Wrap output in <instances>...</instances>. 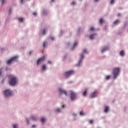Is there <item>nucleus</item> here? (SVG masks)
<instances>
[{
    "label": "nucleus",
    "instance_id": "48",
    "mask_svg": "<svg viewBox=\"0 0 128 128\" xmlns=\"http://www.w3.org/2000/svg\"><path fill=\"white\" fill-rule=\"evenodd\" d=\"M32 53V52H29V54H31Z\"/></svg>",
    "mask_w": 128,
    "mask_h": 128
},
{
    "label": "nucleus",
    "instance_id": "22",
    "mask_svg": "<svg viewBox=\"0 0 128 128\" xmlns=\"http://www.w3.org/2000/svg\"><path fill=\"white\" fill-rule=\"evenodd\" d=\"M13 127H14V128H18V124H14Z\"/></svg>",
    "mask_w": 128,
    "mask_h": 128
},
{
    "label": "nucleus",
    "instance_id": "4",
    "mask_svg": "<svg viewBox=\"0 0 128 128\" xmlns=\"http://www.w3.org/2000/svg\"><path fill=\"white\" fill-rule=\"evenodd\" d=\"M74 73L75 72H74V70H70L66 72L65 76L66 78H68L70 76L72 75H73Z\"/></svg>",
    "mask_w": 128,
    "mask_h": 128
},
{
    "label": "nucleus",
    "instance_id": "5",
    "mask_svg": "<svg viewBox=\"0 0 128 128\" xmlns=\"http://www.w3.org/2000/svg\"><path fill=\"white\" fill-rule=\"evenodd\" d=\"M4 94L6 96H9L13 94V92L10 90H6L4 91Z\"/></svg>",
    "mask_w": 128,
    "mask_h": 128
},
{
    "label": "nucleus",
    "instance_id": "43",
    "mask_svg": "<svg viewBox=\"0 0 128 128\" xmlns=\"http://www.w3.org/2000/svg\"><path fill=\"white\" fill-rule=\"evenodd\" d=\"M64 107H66V106H65V105H63V106H62V108H64Z\"/></svg>",
    "mask_w": 128,
    "mask_h": 128
},
{
    "label": "nucleus",
    "instance_id": "3",
    "mask_svg": "<svg viewBox=\"0 0 128 128\" xmlns=\"http://www.w3.org/2000/svg\"><path fill=\"white\" fill-rule=\"evenodd\" d=\"M18 58V56H15L12 58H10V60H8L7 62L8 64H12V62H16V60H17Z\"/></svg>",
    "mask_w": 128,
    "mask_h": 128
},
{
    "label": "nucleus",
    "instance_id": "9",
    "mask_svg": "<svg viewBox=\"0 0 128 128\" xmlns=\"http://www.w3.org/2000/svg\"><path fill=\"white\" fill-rule=\"evenodd\" d=\"M84 58V54H81V58L80 59V60H79V62L78 63V66H80V64L82 62V59Z\"/></svg>",
    "mask_w": 128,
    "mask_h": 128
},
{
    "label": "nucleus",
    "instance_id": "42",
    "mask_svg": "<svg viewBox=\"0 0 128 128\" xmlns=\"http://www.w3.org/2000/svg\"><path fill=\"white\" fill-rule=\"evenodd\" d=\"M26 122H27L28 124H29V120L28 119H26Z\"/></svg>",
    "mask_w": 128,
    "mask_h": 128
},
{
    "label": "nucleus",
    "instance_id": "7",
    "mask_svg": "<svg viewBox=\"0 0 128 128\" xmlns=\"http://www.w3.org/2000/svg\"><path fill=\"white\" fill-rule=\"evenodd\" d=\"M70 98L72 100H74L76 98V94L72 91H70Z\"/></svg>",
    "mask_w": 128,
    "mask_h": 128
},
{
    "label": "nucleus",
    "instance_id": "30",
    "mask_svg": "<svg viewBox=\"0 0 128 128\" xmlns=\"http://www.w3.org/2000/svg\"><path fill=\"white\" fill-rule=\"evenodd\" d=\"M90 30H91V31H94V27H92V28H90Z\"/></svg>",
    "mask_w": 128,
    "mask_h": 128
},
{
    "label": "nucleus",
    "instance_id": "31",
    "mask_svg": "<svg viewBox=\"0 0 128 128\" xmlns=\"http://www.w3.org/2000/svg\"><path fill=\"white\" fill-rule=\"evenodd\" d=\"M78 45V43L76 42L74 45V48L76 47Z\"/></svg>",
    "mask_w": 128,
    "mask_h": 128
},
{
    "label": "nucleus",
    "instance_id": "41",
    "mask_svg": "<svg viewBox=\"0 0 128 128\" xmlns=\"http://www.w3.org/2000/svg\"><path fill=\"white\" fill-rule=\"evenodd\" d=\"M120 16H121V14H120V13L118 14V17Z\"/></svg>",
    "mask_w": 128,
    "mask_h": 128
},
{
    "label": "nucleus",
    "instance_id": "44",
    "mask_svg": "<svg viewBox=\"0 0 128 128\" xmlns=\"http://www.w3.org/2000/svg\"><path fill=\"white\" fill-rule=\"evenodd\" d=\"M36 126V125H33V126H32V127H33V128H35Z\"/></svg>",
    "mask_w": 128,
    "mask_h": 128
},
{
    "label": "nucleus",
    "instance_id": "17",
    "mask_svg": "<svg viewBox=\"0 0 128 128\" xmlns=\"http://www.w3.org/2000/svg\"><path fill=\"white\" fill-rule=\"evenodd\" d=\"M87 95V90H85L84 91V92H83V96H86Z\"/></svg>",
    "mask_w": 128,
    "mask_h": 128
},
{
    "label": "nucleus",
    "instance_id": "16",
    "mask_svg": "<svg viewBox=\"0 0 128 128\" xmlns=\"http://www.w3.org/2000/svg\"><path fill=\"white\" fill-rule=\"evenodd\" d=\"M31 118H32V120H33L34 121H36L37 120V118L36 117L33 116H31Z\"/></svg>",
    "mask_w": 128,
    "mask_h": 128
},
{
    "label": "nucleus",
    "instance_id": "23",
    "mask_svg": "<svg viewBox=\"0 0 128 128\" xmlns=\"http://www.w3.org/2000/svg\"><path fill=\"white\" fill-rule=\"evenodd\" d=\"M46 121V119L44 118H41V122H44Z\"/></svg>",
    "mask_w": 128,
    "mask_h": 128
},
{
    "label": "nucleus",
    "instance_id": "38",
    "mask_svg": "<svg viewBox=\"0 0 128 128\" xmlns=\"http://www.w3.org/2000/svg\"><path fill=\"white\" fill-rule=\"evenodd\" d=\"M12 9L10 8L9 10V14H11Z\"/></svg>",
    "mask_w": 128,
    "mask_h": 128
},
{
    "label": "nucleus",
    "instance_id": "6",
    "mask_svg": "<svg viewBox=\"0 0 128 128\" xmlns=\"http://www.w3.org/2000/svg\"><path fill=\"white\" fill-rule=\"evenodd\" d=\"M46 59V56H44L42 57H41L40 58H39L36 62V64L38 65L40 64H41V62H42L45 60Z\"/></svg>",
    "mask_w": 128,
    "mask_h": 128
},
{
    "label": "nucleus",
    "instance_id": "19",
    "mask_svg": "<svg viewBox=\"0 0 128 128\" xmlns=\"http://www.w3.org/2000/svg\"><path fill=\"white\" fill-rule=\"evenodd\" d=\"M42 70H46V65H43L42 66Z\"/></svg>",
    "mask_w": 128,
    "mask_h": 128
},
{
    "label": "nucleus",
    "instance_id": "18",
    "mask_svg": "<svg viewBox=\"0 0 128 128\" xmlns=\"http://www.w3.org/2000/svg\"><path fill=\"white\" fill-rule=\"evenodd\" d=\"M124 52L123 50L121 51L120 52V55L122 56H124Z\"/></svg>",
    "mask_w": 128,
    "mask_h": 128
},
{
    "label": "nucleus",
    "instance_id": "27",
    "mask_svg": "<svg viewBox=\"0 0 128 128\" xmlns=\"http://www.w3.org/2000/svg\"><path fill=\"white\" fill-rule=\"evenodd\" d=\"M56 111H57V112H61V109L60 108H58L57 110H56Z\"/></svg>",
    "mask_w": 128,
    "mask_h": 128
},
{
    "label": "nucleus",
    "instance_id": "40",
    "mask_svg": "<svg viewBox=\"0 0 128 128\" xmlns=\"http://www.w3.org/2000/svg\"><path fill=\"white\" fill-rule=\"evenodd\" d=\"M76 4V3L75 2H72V5H74V4Z\"/></svg>",
    "mask_w": 128,
    "mask_h": 128
},
{
    "label": "nucleus",
    "instance_id": "13",
    "mask_svg": "<svg viewBox=\"0 0 128 128\" xmlns=\"http://www.w3.org/2000/svg\"><path fill=\"white\" fill-rule=\"evenodd\" d=\"M108 50V47H106L104 48L102 50V52H106V50Z\"/></svg>",
    "mask_w": 128,
    "mask_h": 128
},
{
    "label": "nucleus",
    "instance_id": "2",
    "mask_svg": "<svg viewBox=\"0 0 128 128\" xmlns=\"http://www.w3.org/2000/svg\"><path fill=\"white\" fill-rule=\"evenodd\" d=\"M120 68H114L113 70V74L114 76V78L116 79V77L118 76L120 74Z\"/></svg>",
    "mask_w": 128,
    "mask_h": 128
},
{
    "label": "nucleus",
    "instance_id": "33",
    "mask_svg": "<svg viewBox=\"0 0 128 128\" xmlns=\"http://www.w3.org/2000/svg\"><path fill=\"white\" fill-rule=\"evenodd\" d=\"M110 76H107L106 77V80H108L110 79Z\"/></svg>",
    "mask_w": 128,
    "mask_h": 128
},
{
    "label": "nucleus",
    "instance_id": "24",
    "mask_svg": "<svg viewBox=\"0 0 128 128\" xmlns=\"http://www.w3.org/2000/svg\"><path fill=\"white\" fill-rule=\"evenodd\" d=\"M47 14V12L46 11V10H44L43 12H42V14L44 16H45V14Z\"/></svg>",
    "mask_w": 128,
    "mask_h": 128
},
{
    "label": "nucleus",
    "instance_id": "47",
    "mask_svg": "<svg viewBox=\"0 0 128 128\" xmlns=\"http://www.w3.org/2000/svg\"><path fill=\"white\" fill-rule=\"evenodd\" d=\"M12 75H9V78H12Z\"/></svg>",
    "mask_w": 128,
    "mask_h": 128
},
{
    "label": "nucleus",
    "instance_id": "14",
    "mask_svg": "<svg viewBox=\"0 0 128 128\" xmlns=\"http://www.w3.org/2000/svg\"><path fill=\"white\" fill-rule=\"evenodd\" d=\"M109 111V108L108 106L106 107L105 109H104V112H108Z\"/></svg>",
    "mask_w": 128,
    "mask_h": 128
},
{
    "label": "nucleus",
    "instance_id": "20",
    "mask_svg": "<svg viewBox=\"0 0 128 128\" xmlns=\"http://www.w3.org/2000/svg\"><path fill=\"white\" fill-rule=\"evenodd\" d=\"M80 114L81 116H84V113L82 111H81V112H80Z\"/></svg>",
    "mask_w": 128,
    "mask_h": 128
},
{
    "label": "nucleus",
    "instance_id": "26",
    "mask_svg": "<svg viewBox=\"0 0 128 128\" xmlns=\"http://www.w3.org/2000/svg\"><path fill=\"white\" fill-rule=\"evenodd\" d=\"M18 20H19V21H20V22H22L24 19H23V18H18Z\"/></svg>",
    "mask_w": 128,
    "mask_h": 128
},
{
    "label": "nucleus",
    "instance_id": "12",
    "mask_svg": "<svg viewBox=\"0 0 128 128\" xmlns=\"http://www.w3.org/2000/svg\"><path fill=\"white\" fill-rule=\"evenodd\" d=\"M46 32H48V29L44 28L42 30V33L43 35L46 34Z\"/></svg>",
    "mask_w": 128,
    "mask_h": 128
},
{
    "label": "nucleus",
    "instance_id": "1",
    "mask_svg": "<svg viewBox=\"0 0 128 128\" xmlns=\"http://www.w3.org/2000/svg\"><path fill=\"white\" fill-rule=\"evenodd\" d=\"M18 82V80L16 76H12L9 82V84L10 86H14Z\"/></svg>",
    "mask_w": 128,
    "mask_h": 128
},
{
    "label": "nucleus",
    "instance_id": "35",
    "mask_svg": "<svg viewBox=\"0 0 128 128\" xmlns=\"http://www.w3.org/2000/svg\"><path fill=\"white\" fill-rule=\"evenodd\" d=\"M83 52H84V53H88L87 50H86V49L84 50Z\"/></svg>",
    "mask_w": 128,
    "mask_h": 128
},
{
    "label": "nucleus",
    "instance_id": "39",
    "mask_svg": "<svg viewBox=\"0 0 128 128\" xmlns=\"http://www.w3.org/2000/svg\"><path fill=\"white\" fill-rule=\"evenodd\" d=\"M24 0H21V3L23 4L24 2Z\"/></svg>",
    "mask_w": 128,
    "mask_h": 128
},
{
    "label": "nucleus",
    "instance_id": "15",
    "mask_svg": "<svg viewBox=\"0 0 128 128\" xmlns=\"http://www.w3.org/2000/svg\"><path fill=\"white\" fill-rule=\"evenodd\" d=\"M120 23V20H117L114 22V24H117Z\"/></svg>",
    "mask_w": 128,
    "mask_h": 128
},
{
    "label": "nucleus",
    "instance_id": "37",
    "mask_svg": "<svg viewBox=\"0 0 128 128\" xmlns=\"http://www.w3.org/2000/svg\"><path fill=\"white\" fill-rule=\"evenodd\" d=\"M51 40H54V37H51Z\"/></svg>",
    "mask_w": 128,
    "mask_h": 128
},
{
    "label": "nucleus",
    "instance_id": "49",
    "mask_svg": "<svg viewBox=\"0 0 128 128\" xmlns=\"http://www.w3.org/2000/svg\"><path fill=\"white\" fill-rule=\"evenodd\" d=\"M52 2H54V0H52Z\"/></svg>",
    "mask_w": 128,
    "mask_h": 128
},
{
    "label": "nucleus",
    "instance_id": "25",
    "mask_svg": "<svg viewBox=\"0 0 128 128\" xmlns=\"http://www.w3.org/2000/svg\"><path fill=\"white\" fill-rule=\"evenodd\" d=\"M103 22H104V20H102V18L100 19V24H102Z\"/></svg>",
    "mask_w": 128,
    "mask_h": 128
},
{
    "label": "nucleus",
    "instance_id": "34",
    "mask_svg": "<svg viewBox=\"0 0 128 128\" xmlns=\"http://www.w3.org/2000/svg\"><path fill=\"white\" fill-rule=\"evenodd\" d=\"M114 0H111L110 4H112L114 3Z\"/></svg>",
    "mask_w": 128,
    "mask_h": 128
},
{
    "label": "nucleus",
    "instance_id": "46",
    "mask_svg": "<svg viewBox=\"0 0 128 128\" xmlns=\"http://www.w3.org/2000/svg\"><path fill=\"white\" fill-rule=\"evenodd\" d=\"M99 1V0H95L96 2H98Z\"/></svg>",
    "mask_w": 128,
    "mask_h": 128
},
{
    "label": "nucleus",
    "instance_id": "21",
    "mask_svg": "<svg viewBox=\"0 0 128 128\" xmlns=\"http://www.w3.org/2000/svg\"><path fill=\"white\" fill-rule=\"evenodd\" d=\"M47 42H44V43H43V47L44 48H45L46 46L47 45Z\"/></svg>",
    "mask_w": 128,
    "mask_h": 128
},
{
    "label": "nucleus",
    "instance_id": "32",
    "mask_svg": "<svg viewBox=\"0 0 128 128\" xmlns=\"http://www.w3.org/2000/svg\"><path fill=\"white\" fill-rule=\"evenodd\" d=\"M2 68H1V69L0 70V76H2Z\"/></svg>",
    "mask_w": 128,
    "mask_h": 128
},
{
    "label": "nucleus",
    "instance_id": "10",
    "mask_svg": "<svg viewBox=\"0 0 128 128\" xmlns=\"http://www.w3.org/2000/svg\"><path fill=\"white\" fill-rule=\"evenodd\" d=\"M96 35V34H94L90 35V40H94Z\"/></svg>",
    "mask_w": 128,
    "mask_h": 128
},
{
    "label": "nucleus",
    "instance_id": "36",
    "mask_svg": "<svg viewBox=\"0 0 128 128\" xmlns=\"http://www.w3.org/2000/svg\"><path fill=\"white\" fill-rule=\"evenodd\" d=\"M36 14H36V12H34L33 13V15H34V16H36Z\"/></svg>",
    "mask_w": 128,
    "mask_h": 128
},
{
    "label": "nucleus",
    "instance_id": "29",
    "mask_svg": "<svg viewBox=\"0 0 128 128\" xmlns=\"http://www.w3.org/2000/svg\"><path fill=\"white\" fill-rule=\"evenodd\" d=\"M6 2V0H2V4H4Z\"/></svg>",
    "mask_w": 128,
    "mask_h": 128
},
{
    "label": "nucleus",
    "instance_id": "45",
    "mask_svg": "<svg viewBox=\"0 0 128 128\" xmlns=\"http://www.w3.org/2000/svg\"><path fill=\"white\" fill-rule=\"evenodd\" d=\"M48 64H52V62L50 61L48 62Z\"/></svg>",
    "mask_w": 128,
    "mask_h": 128
},
{
    "label": "nucleus",
    "instance_id": "8",
    "mask_svg": "<svg viewBox=\"0 0 128 128\" xmlns=\"http://www.w3.org/2000/svg\"><path fill=\"white\" fill-rule=\"evenodd\" d=\"M59 91L61 94H64L66 96H68L67 92L66 90L62 89V88H59Z\"/></svg>",
    "mask_w": 128,
    "mask_h": 128
},
{
    "label": "nucleus",
    "instance_id": "28",
    "mask_svg": "<svg viewBox=\"0 0 128 128\" xmlns=\"http://www.w3.org/2000/svg\"><path fill=\"white\" fill-rule=\"evenodd\" d=\"M93 123H94V120H90V124H93Z\"/></svg>",
    "mask_w": 128,
    "mask_h": 128
},
{
    "label": "nucleus",
    "instance_id": "11",
    "mask_svg": "<svg viewBox=\"0 0 128 128\" xmlns=\"http://www.w3.org/2000/svg\"><path fill=\"white\" fill-rule=\"evenodd\" d=\"M96 92H94L92 94L91 96H90V98H94L96 96Z\"/></svg>",
    "mask_w": 128,
    "mask_h": 128
}]
</instances>
